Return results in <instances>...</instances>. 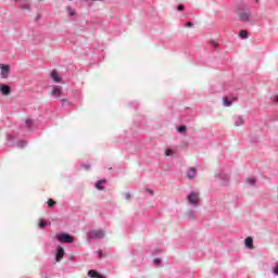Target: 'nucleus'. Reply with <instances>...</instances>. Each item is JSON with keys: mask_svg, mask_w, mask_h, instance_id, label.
<instances>
[{"mask_svg": "<svg viewBox=\"0 0 278 278\" xmlns=\"http://www.w3.org/2000/svg\"><path fill=\"white\" fill-rule=\"evenodd\" d=\"M87 236L89 240H101L105 236V232L104 230H90Z\"/></svg>", "mask_w": 278, "mask_h": 278, "instance_id": "f257e3e1", "label": "nucleus"}, {"mask_svg": "<svg viewBox=\"0 0 278 278\" xmlns=\"http://www.w3.org/2000/svg\"><path fill=\"white\" fill-rule=\"evenodd\" d=\"M56 238H58L59 242H67L68 244H72V242L75 241V239L73 237H71V235H68V233L56 235Z\"/></svg>", "mask_w": 278, "mask_h": 278, "instance_id": "f03ea898", "label": "nucleus"}, {"mask_svg": "<svg viewBox=\"0 0 278 278\" xmlns=\"http://www.w3.org/2000/svg\"><path fill=\"white\" fill-rule=\"evenodd\" d=\"M187 199L190 205H199V192L192 191Z\"/></svg>", "mask_w": 278, "mask_h": 278, "instance_id": "7ed1b4c3", "label": "nucleus"}, {"mask_svg": "<svg viewBox=\"0 0 278 278\" xmlns=\"http://www.w3.org/2000/svg\"><path fill=\"white\" fill-rule=\"evenodd\" d=\"M239 18L243 23H249V18H251V11L250 10L241 11L239 13Z\"/></svg>", "mask_w": 278, "mask_h": 278, "instance_id": "20e7f679", "label": "nucleus"}, {"mask_svg": "<svg viewBox=\"0 0 278 278\" xmlns=\"http://www.w3.org/2000/svg\"><path fill=\"white\" fill-rule=\"evenodd\" d=\"M0 71L2 79H7L8 75H10V66L0 64Z\"/></svg>", "mask_w": 278, "mask_h": 278, "instance_id": "39448f33", "label": "nucleus"}, {"mask_svg": "<svg viewBox=\"0 0 278 278\" xmlns=\"http://www.w3.org/2000/svg\"><path fill=\"white\" fill-rule=\"evenodd\" d=\"M0 92L2 94H4V97H9L10 92H12V90L10 89V86L8 85H0Z\"/></svg>", "mask_w": 278, "mask_h": 278, "instance_id": "423d86ee", "label": "nucleus"}, {"mask_svg": "<svg viewBox=\"0 0 278 278\" xmlns=\"http://www.w3.org/2000/svg\"><path fill=\"white\" fill-rule=\"evenodd\" d=\"M52 97L55 99H60L62 97V88L61 87H54L51 91Z\"/></svg>", "mask_w": 278, "mask_h": 278, "instance_id": "0eeeda50", "label": "nucleus"}, {"mask_svg": "<svg viewBox=\"0 0 278 278\" xmlns=\"http://www.w3.org/2000/svg\"><path fill=\"white\" fill-rule=\"evenodd\" d=\"M187 177L189 179H194L197 177V168L191 167L187 174Z\"/></svg>", "mask_w": 278, "mask_h": 278, "instance_id": "6e6552de", "label": "nucleus"}, {"mask_svg": "<svg viewBox=\"0 0 278 278\" xmlns=\"http://www.w3.org/2000/svg\"><path fill=\"white\" fill-rule=\"evenodd\" d=\"M63 257H64V248H59L56 252V262H62Z\"/></svg>", "mask_w": 278, "mask_h": 278, "instance_id": "1a4fd4ad", "label": "nucleus"}, {"mask_svg": "<svg viewBox=\"0 0 278 278\" xmlns=\"http://www.w3.org/2000/svg\"><path fill=\"white\" fill-rule=\"evenodd\" d=\"M88 276L91 277V278H94V277H97V278H105V277L101 276L100 274H98L97 270H93V269L88 271Z\"/></svg>", "mask_w": 278, "mask_h": 278, "instance_id": "9d476101", "label": "nucleus"}, {"mask_svg": "<svg viewBox=\"0 0 278 278\" xmlns=\"http://www.w3.org/2000/svg\"><path fill=\"white\" fill-rule=\"evenodd\" d=\"M245 247H247L248 249H253V238L248 237V238L245 239Z\"/></svg>", "mask_w": 278, "mask_h": 278, "instance_id": "9b49d317", "label": "nucleus"}, {"mask_svg": "<svg viewBox=\"0 0 278 278\" xmlns=\"http://www.w3.org/2000/svg\"><path fill=\"white\" fill-rule=\"evenodd\" d=\"M51 77H52V79H53L54 81H56V83L62 81V79H61L60 76L58 75V72H55V71L51 72Z\"/></svg>", "mask_w": 278, "mask_h": 278, "instance_id": "f8f14e48", "label": "nucleus"}, {"mask_svg": "<svg viewBox=\"0 0 278 278\" xmlns=\"http://www.w3.org/2000/svg\"><path fill=\"white\" fill-rule=\"evenodd\" d=\"M239 36L240 38L247 39L249 38V33L247 30H240Z\"/></svg>", "mask_w": 278, "mask_h": 278, "instance_id": "ddd939ff", "label": "nucleus"}, {"mask_svg": "<svg viewBox=\"0 0 278 278\" xmlns=\"http://www.w3.org/2000/svg\"><path fill=\"white\" fill-rule=\"evenodd\" d=\"M103 184H105V180H99L96 184V188L99 189V190H103Z\"/></svg>", "mask_w": 278, "mask_h": 278, "instance_id": "4468645a", "label": "nucleus"}, {"mask_svg": "<svg viewBox=\"0 0 278 278\" xmlns=\"http://www.w3.org/2000/svg\"><path fill=\"white\" fill-rule=\"evenodd\" d=\"M243 124H244V119H242V117H238L236 121V127H240Z\"/></svg>", "mask_w": 278, "mask_h": 278, "instance_id": "2eb2a0df", "label": "nucleus"}, {"mask_svg": "<svg viewBox=\"0 0 278 278\" xmlns=\"http://www.w3.org/2000/svg\"><path fill=\"white\" fill-rule=\"evenodd\" d=\"M223 101L226 108H229L231 105V101H229L227 98H223Z\"/></svg>", "mask_w": 278, "mask_h": 278, "instance_id": "dca6fc26", "label": "nucleus"}, {"mask_svg": "<svg viewBox=\"0 0 278 278\" xmlns=\"http://www.w3.org/2000/svg\"><path fill=\"white\" fill-rule=\"evenodd\" d=\"M55 205V201L53 199L48 200V207H53Z\"/></svg>", "mask_w": 278, "mask_h": 278, "instance_id": "f3484780", "label": "nucleus"}, {"mask_svg": "<svg viewBox=\"0 0 278 278\" xmlns=\"http://www.w3.org/2000/svg\"><path fill=\"white\" fill-rule=\"evenodd\" d=\"M33 123L31 119L26 118V127H31Z\"/></svg>", "mask_w": 278, "mask_h": 278, "instance_id": "a211bd4d", "label": "nucleus"}, {"mask_svg": "<svg viewBox=\"0 0 278 278\" xmlns=\"http://www.w3.org/2000/svg\"><path fill=\"white\" fill-rule=\"evenodd\" d=\"M67 12H68L70 16H75V11H73V9L68 8Z\"/></svg>", "mask_w": 278, "mask_h": 278, "instance_id": "6ab92c4d", "label": "nucleus"}, {"mask_svg": "<svg viewBox=\"0 0 278 278\" xmlns=\"http://www.w3.org/2000/svg\"><path fill=\"white\" fill-rule=\"evenodd\" d=\"M248 184L255 185V178H248Z\"/></svg>", "mask_w": 278, "mask_h": 278, "instance_id": "aec40b11", "label": "nucleus"}, {"mask_svg": "<svg viewBox=\"0 0 278 278\" xmlns=\"http://www.w3.org/2000/svg\"><path fill=\"white\" fill-rule=\"evenodd\" d=\"M39 227H40L41 229H45V228L47 227V222H41V223H39Z\"/></svg>", "mask_w": 278, "mask_h": 278, "instance_id": "412c9836", "label": "nucleus"}, {"mask_svg": "<svg viewBox=\"0 0 278 278\" xmlns=\"http://www.w3.org/2000/svg\"><path fill=\"white\" fill-rule=\"evenodd\" d=\"M178 131H179L180 134H182L184 131H186V126H180V127H178Z\"/></svg>", "mask_w": 278, "mask_h": 278, "instance_id": "4be33fe9", "label": "nucleus"}, {"mask_svg": "<svg viewBox=\"0 0 278 278\" xmlns=\"http://www.w3.org/2000/svg\"><path fill=\"white\" fill-rule=\"evenodd\" d=\"M166 155H173V154H175V151H173V150H166Z\"/></svg>", "mask_w": 278, "mask_h": 278, "instance_id": "5701e85b", "label": "nucleus"}, {"mask_svg": "<svg viewBox=\"0 0 278 278\" xmlns=\"http://www.w3.org/2000/svg\"><path fill=\"white\" fill-rule=\"evenodd\" d=\"M25 144H26V142L25 141H18V143H17V147H25Z\"/></svg>", "mask_w": 278, "mask_h": 278, "instance_id": "b1692460", "label": "nucleus"}, {"mask_svg": "<svg viewBox=\"0 0 278 278\" xmlns=\"http://www.w3.org/2000/svg\"><path fill=\"white\" fill-rule=\"evenodd\" d=\"M185 9H186V8H185L182 4H180V5L178 7V11H179V12H184Z\"/></svg>", "mask_w": 278, "mask_h": 278, "instance_id": "393cba45", "label": "nucleus"}, {"mask_svg": "<svg viewBox=\"0 0 278 278\" xmlns=\"http://www.w3.org/2000/svg\"><path fill=\"white\" fill-rule=\"evenodd\" d=\"M148 192H149V194H151V197H153V190H151V189H146Z\"/></svg>", "mask_w": 278, "mask_h": 278, "instance_id": "a878e982", "label": "nucleus"}, {"mask_svg": "<svg viewBox=\"0 0 278 278\" xmlns=\"http://www.w3.org/2000/svg\"><path fill=\"white\" fill-rule=\"evenodd\" d=\"M161 262H162V260H160V258L154 260V264H160Z\"/></svg>", "mask_w": 278, "mask_h": 278, "instance_id": "bb28decb", "label": "nucleus"}, {"mask_svg": "<svg viewBox=\"0 0 278 278\" xmlns=\"http://www.w3.org/2000/svg\"><path fill=\"white\" fill-rule=\"evenodd\" d=\"M186 27H192V23L191 22H187L186 23Z\"/></svg>", "mask_w": 278, "mask_h": 278, "instance_id": "cd10ccee", "label": "nucleus"}, {"mask_svg": "<svg viewBox=\"0 0 278 278\" xmlns=\"http://www.w3.org/2000/svg\"><path fill=\"white\" fill-rule=\"evenodd\" d=\"M274 275H278V265H277L276 268L274 269Z\"/></svg>", "mask_w": 278, "mask_h": 278, "instance_id": "c85d7f7f", "label": "nucleus"}, {"mask_svg": "<svg viewBox=\"0 0 278 278\" xmlns=\"http://www.w3.org/2000/svg\"><path fill=\"white\" fill-rule=\"evenodd\" d=\"M84 168H86V170H88L90 168V165H84Z\"/></svg>", "mask_w": 278, "mask_h": 278, "instance_id": "c756f323", "label": "nucleus"}, {"mask_svg": "<svg viewBox=\"0 0 278 278\" xmlns=\"http://www.w3.org/2000/svg\"><path fill=\"white\" fill-rule=\"evenodd\" d=\"M126 199H131V194L126 193Z\"/></svg>", "mask_w": 278, "mask_h": 278, "instance_id": "7c9ffc66", "label": "nucleus"}, {"mask_svg": "<svg viewBox=\"0 0 278 278\" xmlns=\"http://www.w3.org/2000/svg\"><path fill=\"white\" fill-rule=\"evenodd\" d=\"M99 254H100V256L103 255V253L101 251L99 252Z\"/></svg>", "mask_w": 278, "mask_h": 278, "instance_id": "2f4dec72", "label": "nucleus"}, {"mask_svg": "<svg viewBox=\"0 0 278 278\" xmlns=\"http://www.w3.org/2000/svg\"><path fill=\"white\" fill-rule=\"evenodd\" d=\"M9 140H12V137H11V136H9Z\"/></svg>", "mask_w": 278, "mask_h": 278, "instance_id": "473e14b6", "label": "nucleus"}, {"mask_svg": "<svg viewBox=\"0 0 278 278\" xmlns=\"http://www.w3.org/2000/svg\"><path fill=\"white\" fill-rule=\"evenodd\" d=\"M91 1H97V0H91Z\"/></svg>", "mask_w": 278, "mask_h": 278, "instance_id": "72a5a7b5", "label": "nucleus"}]
</instances>
